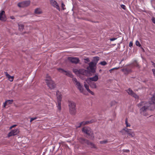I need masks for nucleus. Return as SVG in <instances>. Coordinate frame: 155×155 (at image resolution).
Returning a JSON list of instances; mask_svg holds the SVG:
<instances>
[{"mask_svg": "<svg viewBox=\"0 0 155 155\" xmlns=\"http://www.w3.org/2000/svg\"><path fill=\"white\" fill-rule=\"evenodd\" d=\"M82 143H86L87 144L89 145L92 148H96V147L94 144L89 142L87 140H85L84 139H82V141H81Z\"/></svg>", "mask_w": 155, "mask_h": 155, "instance_id": "nucleus-15", "label": "nucleus"}, {"mask_svg": "<svg viewBox=\"0 0 155 155\" xmlns=\"http://www.w3.org/2000/svg\"><path fill=\"white\" fill-rule=\"evenodd\" d=\"M133 46V43L131 41L130 42L129 44V46L130 47H131Z\"/></svg>", "mask_w": 155, "mask_h": 155, "instance_id": "nucleus-40", "label": "nucleus"}, {"mask_svg": "<svg viewBox=\"0 0 155 155\" xmlns=\"http://www.w3.org/2000/svg\"><path fill=\"white\" fill-rule=\"evenodd\" d=\"M87 124H88L90 123V121H87L85 122Z\"/></svg>", "mask_w": 155, "mask_h": 155, "instance_id": "nucleus-49", "label": "nucleus"}, {"mask_svg": "<svg viewBox=\"0 0 155 155\" xmlns=\"http://www.w3.org/2000/svg\"><path fill=\"white\" fill-rule=\"evenodd\" d=\"M82 131L88 135H91L93 134L91 129L88 127H85L82 129Z\"/></svg>", "mask_w": 155, "mask_h": 155, "instance_id": "nucleus-8", "label": "nucleus"}, {"mask_svg": "<svg viewBox=\"0 0 155 155\" xmlns=\"http://www.w3.org/2000/svg\"><path fill=\"white\" fill-rule=\"evenodd\" d=\"M13 100H8L6 101L4 103V107H5L7 104H12L13 102Z\"/></svg>", "mask_w": 155, "mask_h": 155, "instance_id": "nucleus-22", "label": "nucleus"}, {"mask_svg": "<svg viewBox=\"0 0 155 155\" xmlns=\"http://www.w3.org/2000/svg\"><path fill=\"white\" fill-rule=\"evenodd\" d=\"M89 61V58H87L85 59V61L84 62L86 63H87Z\"/></svg>", "mask_w": 155, "mask_h": 155, "instance_id": "nucleus-35", "label": "nucleus"}, {"mask_svg": "<svg viewBox=\"0 0 155 155\" xmlns=\"http://www.w3.org/2000/svg\"><path fill=\"white\" fill-rule=\"evenodd\" d=\"M127 92L129 94L132 96L134 92L130 89H129L127 90Z\"/></svg>", "mask_w": 155, "mask_h": 155, "instance_id": "nucleus-25", "label": "nucleus"}, {"mask_svg": "<svg viewBox=\"0 0 155 155\" xmlns=\"http://www.w3.org/2000/svg\"><path fill=\"white\" fill-rule=\"evenodd\" d=\"M98 79V75L97 74L95 75L94 77L90 78H88V80L94 81H97Z\"/></svg>", "mask_w": 155, "mask_h": 155, "instance_id": "nucleus-20", "label": "nucleus"}, {"mask_svg": "<svg viewBox=\"0 0 155 155\" xmlns=\"http://www.w3.org/2000/svg\"><path fill=\"white\" fill-rule=\"evenodd\" d=\"M121 71L125 74H127L132 72V70L130 69L127 68L122 69Z\"/></svg>", "mask_w": 155, "mask_h": 155, "instance_id": "nucleus-19", "label": "nucleus"}, {"mask_svg": "<svg viewBox=\"0 0 155 155\" xmlns=\"http://www.w3.org/2000/svg\"><path fill=\"white\" fill-rule=\"evenodd\" d=\"M107 142V141H101V143H106Z\"/></svg>", "mask_w": 155, "mask_h": 155, "instance_id": "nucleus-45", "label": "nucleus"}, {"mask_svg": "<svg viewBox=\"0 0 155 155\" xmlns=\"http://www.w3.org/2000/svg\"><path fill=\"white\" fill-rule=\"evenodd\" d=\"M17 126V125H14L11 126L10 127V129H12V128H13V127H15V126Z\"/></svg>", "mask_w": 155, "mask_h": 155, "instance_id": "nucleus-39", "label": "nucleus"}, {"mask_svg": "<svg viewBox=\"0 0 155 155\" xmlns=\"http://www.w3.org/2000/svg\"><path fill=\"white\" fill-rule=\"evenodd\" d=\"M99 59L100 58L99 57H94L93 58V62H94V63L96 64L98 61L99 60Z\"/></svg>", "mask_w": 155, "mask_h": 155, "instance_id": "nucleus-23", "label": "nucleus"}, {"mask_svg": "<svg viewBox=\"0 0 155 155\" xmlns=\"http://www.w3.org/2000/svg\"><path fill=\"white\" fill-rule=\"evenodd\" d=\"M19 131L18 129H15L14 130H12L8 134V137H10L16 135L19 133Z\"/></svg>", "mask_w": 155, "mask_h": 155, "instance_id": "nucleus-12", "label": "nucleus"}, {"mask_svg": "<svg viewBox=\"0 0 155 155\" xmlns=\"http://www.w3.org/2000/svg\"><path fill=\"white\" fill-rule=\"evenodd\" d=\"M65 6V5L64 4L63 2H62L61 3V7L63 10H64L65 8H64V7Z\"/></svg>", "mask_w": 155, "mask_h": 155, "instance_id": "nucleus-34", "label": "nucleus"}, {"mask_svg": "<svg viewBox=\"0 0 155 155\" xmlns=\"http://www.w3.org/2000/svg\"><path fill=\"white\" fill-rule=\"evenodd\" d=\"M132 96L134 97L136 99H138L139 98L138 96L136 94H135L134 93Z\"/></svg>", "mask_w": 155, "mask_h": 155, "instance_id": "nucleus-32", "label": "nucleus"}, {"mask_svg": "<svg viewBox=\"0 0 155 155\" xmlns=\"http://www.w3.org/2000/svg\"><path fill=\"white\" fill-rule=\"evenodd\" d=\"M37 119V117H35V118H31V120H30V122H31L32 121H33V120H34Z\"/></svg>", "mask_w": 155, "mask_h": 155, "instance_id": "nucleus-36", "label": "nucleus"}, {"mask_svg": "<svg viewBox=\"0 0 155 155\" xmlns=\"http://www.w3.org/2000/svg\"><path fill=\"white\" fill-rule=\"evenodd\" d=\"M58 70L60 72L72 78L73 75L71 73L68 71H66L62 69L58 68H57Z\"/></svg>", "mask_w": 155, "mask_h": 155, "instance_id": "nucleus-7", "label": "nucleus"}, {"mask_svg": "<svg viewBox=\"0 0 155 155\" xmlns=\"http://www.w3.org/2000/svg\"><path fill=\"white\" fill-rule=\"evenodd\" d=\"M99 64H100L103 66H105L107 64V63L105 61H101L100 62Z\"/></svg>", "mask_w": 155, "mask_h": 155, "instance_id": "nucleus-27", "label": "nucleus"}, {"mask_svg": "<svg viewBox=\"0 0 155 155\" xmlns=\"http://www.w3.org/2000/svg\"><path fill=\"white\" fill-rule=\"evenodd\" d=\"M45 81L48 87L51 89H53L55 87V83L51 79L50 76L48 74H47L46 76Z\"/></svg>", "mask_w": 155, "mask_h": 155, "instance_id": "nucleus-2", "label": "nucleus"}, {"mask_svg": "<svg viewBox=\"0 0 155 155\" xmlns=\"http://www.w3.org/2000/svg\"><path fill=\"white\" fill-rule=\"evenodd\" d=\"M72 81L76 87L79 90L80 92L84 93V89L83 85L75 78H72Z\"/></svg>", "mask_w": 155, "mask_h": 155, "instance_id": "nucleus-4", "label": "nucleus"}, {"mask_svg": "<svg viewBox=\"0 0 155 155\" xmlns=\"http://www.w3.org/2000/svg\"><path fill=\"white\" fill-rule=\"evenodd\" d=\"M89 66L87 68V69H89L90 68L91 71L92 73H94L95 71L94 69V67L95 66L96 64L94 63L93 62H91L89 64Z\"/></svg>", "mask_w": 155, "mask_h": 155, "instance_id": "nucleus-11", "label": "nucleus"}, {"mask_svg": "<svg viewBox=\"0 0 155 155\" xmlns=\"http://www.w3.org/2000/svg\"><path fill=\"white\" fill-rule=\"evenodd\" d=\"M152 64L153 66L155 67V64L153 62H152Z\"/></svg>", "mask_w": 155, "mask_h": 155, "instance_id": "nucleus-50", "label": "nucleus"}, {"mask_svg": "<svg viewBox=\"0 0 155 155\" xmlns=\"http://www.w3.org/2000/svg\"><path fill=\"white\" fill-rule=\"evenodd\" d=\"M116 103V102L115 101H113L111 103V106H113V105L115 104Z\"/></svg>", "mask_w": 155, "mask_h": 155, "instance_id": "nucleus-37", "label": "nucleus"}, {"mask_svg": "<svg viewBox=\"0 0 155 155\" xmlns=\"http://www.w3.org/2000/svg\"><path fill=\"white\" fill-rule=\"evenodd\" d=\"M0 20L5 21L6 20V16L5 14V12L2 11L0 13Z\"/></svg>", "mask_w": 155, "mask_h": 155, "instance_id": "nucleus-14", "label": "nucleus"}, {"mask_svg": "<svg viewBox=\"0 0 155 155\" xmlns=\"http://www.w3.org/2000/svg\"><path fill=\"white\" fill-rule=\"evenodd\" d=\"M50 3L51 5L52 6L56 8L57 10L59 11L60 10V8L59 5L57 2L54 0H50Z\"/></svg>", "mask_w": 155, "mask_h": 155, "instance_id": "nucleus-10", "label": "nucleus"}, {"mask_svg": "<svg viewBox=\"0 0 155 155\" xmlns=\"http://www.w3.org/2000/svg\"><path fill=\"white\" fill-rule=\"evenodd\" d=\"M114 68H112V69H110V70H109V71H110V73H111V72H112V71L113 70H114Z\"/></svg>", "mask_w": 155, "mask_h": 155, "instance_id": "nucleus-47", "label": "nucleus"}, {"mask_svg": "<svg viewBox=\"0 0 155 155\" xmlns=\"http://www.w3.org/2000/svg\"><path fill=\"white\" fill-rule=\"evenodd\" d=\"M68 59L69 61L73 63L77 64L79 62V58L76 57H68Z\"/></svg>", "mask_w": 155, "mask_h": 155, "instance_id": "nucleus-9", "label": "nucleus"}, {"mask_svg": "<svg viewBox=\"0 0 155 155\" xmlns=\"http://www.w3.org/2000/svg\"><path fill=\"white\" fill-rule=\"evenodd\" d=\"M30 1H25L19 2L18 4V6L20 8H24L28 6L30 4Z\"/></svg>", "mask_w": 155, "mask_h": 155, "instance_id": "nucleus-6", "label": "nucleus"}, {"mask_svg": "<svg viewBox=\"0 0 155 155\" xmlns=\"http://www.w3.org/2000/svg\"><path fill=\"white\" fill-rule=\"evenodd\" d=\"M120 6H121V7L123 9H124V10L126 9V7L125 5H121Z\"/></svg>", "mask_w": 155, "mask_h": 155, "instance_id": "nucleus-33", "label": "nucleus"}, {"mask_svg": "<svg viewBox=\"0 0 155 155\" xmlns=\"http://www.w3.org/2000/svg\"><path fill=\"white\" fill-rule=\"evenodd\" d=\"M116 39V38H110V41H113Z\"/></svg>", "mask_w": 155, "mask_h": 155, "instance_id": "nucleus-41", "label": "nucleus"}, {"mask_svg": "<svg viewBox=\"0 0 155 155\" xmlns=\"http://www.w3.org/2000/svg\"><path fill=\"white\" fill-rule=\"evenodd\" d=\"M128 135H129V136H130L132 137H133L135 136V134L134 132L133 131L130 132Z\"/></svg>", "mask_w": 155, "mask_h": 155, "instance_id": "nucleus-29", "label": "nucleus"}, {"mask_svg": "<svg viewBox=\"0 0 155 155\" xmlns=\"http://www.w3.org/2000/svg\"><path fill=\"white\" fill-rule=\"evenodd\" d=\"M87 80H88V78L87 79Z\"/></svg>", "mask_w": 155, "mask_h": 155, "instance_id": "nucleus-55", "label": "nucleus"}, {"mask_svg": "<svg viewBox=\"0 0 155 155\" xmlns=\"http://www.w3.org/2000/svg\"><path fill=\"white\" fill-rule=\"evenodd\" d=\"M68 107L70 113L72 115H74L76 113V104L73 101H68Z\"/></svg>", "mask_w": 155, "mask_h": 155, "instance_id": "nucleus-3", "label": "nucleus"}, {"mask_svg": "<svg viewBox=\"0 0 155 155\" xmlns=\"http://www.w3.org/2000/svg\"><path fill=\"white\" fill-rule=\"evenodd\" d=\"M132 96L134 97L136 99H138L139 98L138 96L136 94H135L134 93Z\"/></svg>", "mask_w": 155, "mask_h": 155, "instance_id": "nucleus-31", "label": "nucleus"}, {"mask_svg": "<svg viewBox=\"0 0 155 155\" xmlns=\"http://www.w3.org/2000/svg\"><path fill=\"white\" fill-rule=\"evenodd\" d=\"M19 29L20 31H22L24 28V25L22 24H18Z\"/></svg>", "mask_w": 155, "mask_h": 155, "instance_id": "nucleus-24", "label": "nucleus"}, {"mask_svg": "<svg viewBox=\"0 0 155 155\" xmlns=\"http://www.w3.org/2000/svg\"><path fill=\"white\" fill-rule=\"evenodd\" d=\"M56 94L58 100L57 107L58 109L60 111L61 109V101L62 97V96L60 93L58 91H57Z\"/></svg>", "mask_w": 155, "mask_h": 155, "instance_id": "nucleus-5", "label": "nucleus"}, {"mask_svg": "<svg viewBox=\"0 0 155 155\" xmlns=\"http://www.w3.org/2000/svg\"><path fill=\"white\" fill-rule=\"evenodd\" d=\"M124 152H129V150H124Z\"/></svg>", "mask_w": 155, "mask_h": 155, "instance_id": "nucleus-46", "label": "nucleus"}, {"mask_svg": "<svg viewBox=\"0 0 155 155\" xmlns=\"http://www.w3.org/2000/svg\"><path fill=\"white\" fill-rule=\"evenodd\" d=\"M81 124L82 125H85L86 124V123L85 122H83L81 123Z\"/></svg>", "mask_w": 155, "mask_h": 155, "instance_id": "nucleus-42", "label": "nucleus"}, {"mask_svg": "<svg viewBox=\"0 0 155 155\" xmlns=\"http://www.w3.org/2000/svg\"><path fill=\"white\" fill-rule=\"evenodd\" d=\"M152 21L154 23H155V19H154V18H152Z\"/></svg>", "mask_w": 155, "mask_h": 155, "instance_id": "nucleus-44", "label": "nucleus"}, {"mask_svg": "<svg viewBox=\"0 0 155 155\" xmlns=\"http://www.w3.org/2000/svg\"><path fill=\"white\" fill-rule=\"evenodd\" d=\"M10 18L12 19H15V18L14 16H11L10 17Z\"/></svg>", "mask_w": 155, "mask_h": 155, "instance_id": "nucleus-48", "label": "nucleus"}, {"mask_svg": "<svg viewBox=\"0 0 155 155\" xmlns=\"http://www.w3.org/2000/svg\"><path fill=\"white\" fill-rule=\"evenodd\" d=\"M5 74L7 78H8L9 80L10 81H13L14 79V77L13 76H11L9 75L7 72L5 73Z\"/></svg>", "mask_w": 155, "mask_h": 155, "instance_id": "nucleus-21", "label": "nucleus"}, {"mask_svg": "<svg viewBox=\"0 0 155 155\" xmlns=\"http://www.w3.org/2000/svg\"><path fill=\"white\" fill-rule=\"evenodd\" d=\"M96 121V120L95 119L92 120L90 121V123H94V122H95Z\"/></svg>", "mask_w": 155, "mask_h": 155, "instance_id": "nucleus-38", "label": "nucleus"}, {"mask_svg": "<svg viewBox=\"0 0 155 155\" xmlns=\"http://www.w3.org/2000/svg\"><path fill=\"white\" fill-rule=\"evenodd\" d=\"M141 47V48L142 49V51H143V52H144V49L142 47Z\"/></svg>", "mask_w": 155, "mask_h": 155, "instance_id": "nucleus-51", "label": "nucleus"}, {"mask_svg": "<svg viewBox=\"0 0 155 155\" xmlns=\"http://www.w3.org/2000/svg\"><path fill=\"white\" fill-rule=\"evenodd\" d=\"M135 44L137 46H138L139 47H141V45L140 44L139 42L138 41H136Z\"/></svg>", "mask_w": 155, "mask_h": 155, "instance_id": "nucleus-30", "label": "nucleus"}, {"mask_svg": "<svg viewBox=\"0 0 155 155\" xmlns=\"http://www.w3.org/2000/svg\"><path fill=\"white\" fill-rule=\"evenodd\" d=\"M84 85L85 88L89 93L92 95H94V93L89 89L88 85L85 82L84 83Z\"/></svg>", "mask_w": 155, "mask_h": 155, "instance_id": "nucleus-18", "label": "nucleus"}, {"mask_svg": "<svg viewBox=\"0 0 155 155\" xmlns=\"http://www.w3.org/2000/svg\"><path fill=\"white\" fill-rule=\"evenodd\" d=\"M73 71L76 74H84V73L87 71L86 70L84 69L78 70L76 68L73 69Z\"/></svg>", "mask_w": 155, "mask_h": 155, "instance_id": "nucleus-13", "label": "nucleus"}, {"mask_svg": "<svg viewBox=\"0 0 155 155\" xmlns=\"http://www.w3.org/2000/svg\"><path fill=\"white\" fill-rule=\"evenodd\" d=\"M125 123L127 127H130V124L128 122L127 118H126L125 119Z\"/></svg>", "mask_w": 155, "mask_h": 155, "instance_id": "nucleus-26", "label": "nucleus"}, {"mask_svg": "<svg viewBox=\"0 0 155 155\" xmlns=\"http://www.w3.org/2000/svg\"><path fill=\"white\" fill-rule=\"evenodd\" d=\"M150 104L148 103L142 102L138 104V106L140 108V113L141 114L145 116H147L148 114L146 112Z\"/></svg>", "mask_w": 155, "mask_h": 155, "instance_id": "nucleus-1", "label": "nucleus"}, {"mask_svg": "<svg viewBox=\"0 0 155 155\" xmlns=\"http://www.w3.org/2000/svg\"><path fill=\"white\" fill-rule=\"evenodd\" d=\"M131 130L130 129H128L126 127H125L120 131V132L122 133L123 135L125 134L124 132H126L128 134H129L130 132H131Z\"/></svg>", "mask_w": 155, "mask_h": 155, "instance_id": "nucleus-16", "label": "nucleus"}, {"mask_svg": "<svg viewBox=\"0 0 155 155\" xmlns=\"http://www.w3.org/2000/svg\"><path fill=\"white\" fill-rule=\"evenodd\" d=\"M91 86L92 88H96L97 87V86L96 84L94 83L92 84L91 85Z\"/></svg>", "mask_w": 155, "mask_h": 155, "instance_id": "nucleus-28", "label": "nucleus"}, {"mask_svg": "<svg viewBox=\"0 0 155 155\" xmlns=\"http://www.w3.org/2000/svg\"><path fill=\"white\" fill-rule=\"evenodd\" d=\"M81 125H82V124H81V123L80 124V125H79L78 126V127H80L81 126Z\"/></svg>", "mask_w": 155, "mask_h": 155, "instance_id": "nucleus-52", "label": "nucleus"}, {"mask_svg": "<svg viewBox=\"0 0 155 155\" xmlns=\"http://www.w3.org/2000/svg\"><path fill=\"white\" fill-rule=\"evenodd\" d=\"M34 13L36 15H40L42 13V11L40 8H37L35 9Z\"/></svg>", "mask_w": 155, "mask_h": 155, "instance_id": "nucleus-17", "label": "nucleus"}, {"mask_svg": "<svg viewBox=\"0 0 155 155\" xmlns=\"http://www.w3.org/2000/svg\"><path fill=\"white\" fill-rule=\"evenodd\" d=\"M119 67L115 68H114V69H119Z\"/></svg>", "mask_w": 155, "mask_h": 155, "instance_id": "nucleus-53", "label": "nucleus"}, {"mask_svg": "<svg viewBox=\"0 0 155 155\" xmlns=\"http://www.w3.org/2000/svg\"><path fill=\"white\" fill-rule=\"evenodd\" d=\"M152 71L153 72V74L155 76V69H152Z\"/></svg>", "mask_w": 155, "mask_h": 155, "instance_id": "nucleus-43", "label": "nucleus"}, {"mask_svg": "<svg viewBox=\"0 0 155 155\" xmlns=\"http://www.w3.org/2000/svg\"><path fill=\"white\" fill-rule=\"evenodd\" d=\"M135 66H138V64L137 63V64H136V65H135Z\"/></svg>", "mask_w": 155, "mask_h": 155, "instance_id": "nucleus-54", "label": "nucleus"}]
</instances>
